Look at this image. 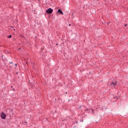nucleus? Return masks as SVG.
<instances>
[{"mask_svg": "<svg viewBox=\"0 0 128 128\" xmlns=\"http://www.w3.org/2000/svg\"><path fill=\"white\" fill-rule=\"evenodd\" d=\"M52 9L51 8H49L46 10V12H47V14H52Z\"/></svg>", "mask_w": 128, "mask_h": 128, "instance_id": "nucleus-1", "label": "nucleus"}, {"mask_svg": "<svg viewBox=\"0 0 128 128\" xmlns=\"http://www.w3.org/2000/svg\"><path fill=\"white\" fill-rule=\"evenodd\" d=\"M6 114L2 112L1 114V118H2L3 120H6Z\"/></svg>", "mask_w": 128, "mask_h": 128, "instance_id": "nucleus-2", "label": "nucleus"}, {"mask_svg": "<svg viewBox=\"0 0 128 128\" xmlns=\"http://www.w3.org/2000/svg\"><path fill=\"white\" fill-rule=\"evenodd\" d=\"M112 86H116V81H114L112 82Z\"/></svg>", "mask_w": 128, "mask_h": 128, "instance_id": "nucleus-3", "label": "nucleus"}, {"mask_svg": "<svg viewBox=\"0 0 128 128\" xmlns=\"http://www.w3.org/2000/svg\"><path fill=\"white\" fill-rule=\"evenodd\" d=\"M58 12H60V14H64V13L62 12V10H60V9L58 10Z\"/></svg>", "mask_w": 128, "mask_h": 128, "instance_id": "nucleus-4", "label": "nucleus"}, {"mask_svg": "<svg viewBox=\"0 0 128 128\" xmlns=\"http://www.w3.org/2000/svg\"><path fill=\"white\" fill-rule=\"evenodd\" d=\"M8 38H12V36H11V35L9 36H8Z\"/></svg>", "mask_w": 128, "mask_h": 128, "instance_id": "nucleus-5", "label": "nucleus"}, {"mask_svg": "<svg viewBox=\"0 0 128 128\" xmlns=\"http://www.w3.org/2000/svg\"><path fill=\"white\" fill-rule=\"evenodd\" d=\"M69 26H70V24H69Z\"/></svg>", "mask_w": 128, "mask_h": 128, "instance_id": "nucleus-6", "label": "nucleus"}, {"mask_svg": "<svg viewBox=\"0 0 128 128\" xmlns=\"http://www.w3.org/2000/svg\"><path fill=\"white\" fill-rule=\"evenodd\" d=\"M125 26H126V24L125 25Z\"/></svg>", "mask_w": 128, "mask_h": 128, "instance_id": "nucleus-7", "label": "nucleus"}, {"mask_svg": "<svg viewBox=\"0 0 128 128\" xmlns=\"http://www.w3.org/2000/svg\"><path fill=\"white\" fill-rule=\"evenodd\" d=\"M14 30H16L14 29Z\"/></svg>", "mask_w": 128, "mask_h": 128, "instance_id": "nucleus-8", "label": "nucleus"}, {"mask_svg": "<svg viewBox=\"0 0 128 128\" xmlns=\"http://www.w3.org/2000/svg\"><path fill=\"white\" fill-rule=\"evenodd\" d=\"M18 50H20V48Z\"/></svg>", "mask_w": 128, "mask_h": 128, "instance_id": "nucleus-9", "label": "nucleus"}, {"mask_svg": "<svg viewBox=\"0 0 128 128\" xmlns=\"http://www.w3.org/2000/svg\"><path fill=\"white\" fill-rule=\"evenodd\" d=\"M15 66H16V64H15Z\"/></svg>", "mask_w": 128, "mask_h": 128, "instance_id": "nucleus-10", "label": "nucleus"}]
</instances>
